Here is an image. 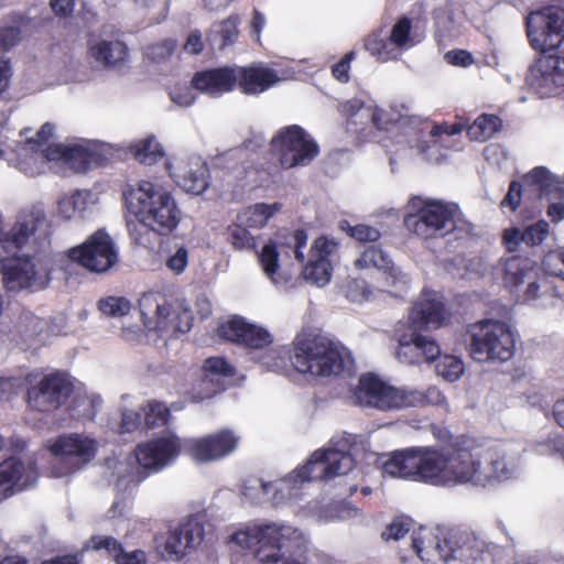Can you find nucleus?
I'll return each mask as SVG.
<instances>
[{
  "mask_svg": "<svg viewBox=\"0 0 564 564\" xmlns=\"http://www.w3.org/2000/svg\"><path fill=\"white\" fill-rule=\"evenodd\" d=\"M180 448L178 438L173 434H166L138 445L134 454L142 468L158 471L177 457Z\"/></svg>",
  "mask_w": 564,
  "mask_h": 564,
  "instance_id": "b1692460",
  "label": "nucleus"
},
{
  "mask_svg": "<svg viewBox=\"0 0 564 564\" xmlns=\"http://www.w3.org/2000/svg\"><path fill=\"white\" fill-rule=\"evenodd\" d=\"M354 465L352 456L343 449H318L313 453L306 465L295 469L283 479L274 482H264L258 478L247 480L242 488V495L254 505L269 502L278 506L294 497L293 491L304 482L329 480L346 475L352 470Z\"/></svg>",
  "mask_w": 564,
  "mask_h": 564,
  "instance_id": "f03ea898",
  "label": "nucleus"
},
{
  "mask_svg": "<svg viewBox=\"0 0 564 564\" xmlns=\"http://www.w3.org/2000/svg\"><path fill=\"white\" fill-rule=\"evenodd\" d=\"M204 539V525L198 517H192L170 531L164 555L167 560L177 561L195 550Z\"/></svg>",
  "mask_w": 564,
  "mask_h": 564,
  "instance_id": "393cba45",
  "label": "nucleus"
},
{
  "mask_svg": "<svg viewBox=\"0 0 564 564\" xmlns=\"http://www.w3.org/2000/svg\"><path fill=\"white\" fill-rule=\"evenodd\" d=\"M291 361L296 371L313 377H336L350 373L354 359L339 343L312 334H301L294 340Z\"/></svg>",
  "mask_w": 564,
  "mask_h": 564,
  "instance_id": "423d86ee",
  "label": "nucleus"
},
{
  "mask_svg": "<svg viewBox=\"0 0 564 564\" xmlns=\"http://www.w3.org/2000/svg\"><path fill=\"white\" fill-rule=\"evenodd\" d=\"M218 332L223 338L250 349H264L272 344V336L265 328L250 324L242 317L227 321Z\"/></svg>",
  "mask_w": 564,
  "mask_h": 564,
  "instance_id": "bb28decb",
  "label": "nucleus"
},
{
  "mask_svg": "<svg viewBox=\"0 0 564 564\" xmlns=\"http://www.w3.org/2000/svg\"><path fill=\"white\" fill-rule=\"evenodd\" d=\"M337 242L327 237H319L314 241L311 248L308 263L303 269L304 279L316 284L325 286L332 278L330 257L337 250Z\"/></svg>",
  "mask_w": 564,
  "mask_h": 564,
  "instance_id": "cd10ccee",
  "label": "nucleus"
},
{
  "mask_svg": "<svg viewBox=\"0 0 564 564\" xmlns=\"http://www.w3.org/2000/svg\"><path fill=\"white\" fill-rule=\"evenodd\" d=\"M54 127L46 122L44 123L36 134V139L28 140L25 148V158L21 161L20 167L24 172L25 167L42 166V154L45 149H41L43 144L53 135Z\"/></svg>",
  "mask_w": 564,
  "mask_h": 564,
  "instance_id": "f704fd0d",
  "label": "nucleus"
},
{
  "mask_svg": "<svg viewBox=\"0 0 564 564\" xmlns=\"http://www.w3.org/2000/svg\"><path fill=\"white\" fill-rule=\"evenodd\" d=\"M116 564H147V554L142 550L126 552L123 549L116 556Z\"/></svg>",
  "mask_w": 564,
  "mask_h": 564,
  "instance_id": "774afa93",
  "label": "nucleus"
},
{
  "mask_svg": "<svg viewBox=\"0 0 564 564\" xmlns=\"http://www.w3.org/2000/svg\"><path fill=\"white\" fill-rule=\"evenodd\" d=\"M346 296L350 302L361 303L372 299V292L364 280L354 279L346 285Z\"/></svg>",
  "mask_w": 564,
  "mask_h": 564,
  "instance_id": "5fc2aeb1",
  "label": "nucleus"
},
{
  "mask_svg": "<svg viewBox=\"0 0 564 564\" xmlns=\"http://www.w3.org/2000/svg\"><path fill=\"white\" fill-rule=\"evenodd\" d=\"M469 354L480 362H505L514 354V338L510 327L500 321L484 319L469 327Z\"/></svg>",
  "mask_w": 564,
  "mask_h": 564,
  "instance_id": "9b49d317",
  "label": "nucleus"
},
{
  "mask_svg": "<svg viewBox=\"0 0 564 564\" xmlns=\"http://www.w3.org/2000/svg\"><path fill=\"white\" fill-rule=\"evenodd\" d=\"M238 75L234 67H219L198 72L192 79L195 89L219 96L234 89Z\"/></svg>",
  "mask_w": 564,
  "mask_h": 564,
  "instance_id": "c756f323",
  "label": "nucleus"
},
{
  "mask_svg": "<svg viewBox=\"0 0 564 564\" xmlns=\"http://www.w3.org/2000/svg\"><path fill=\"white\" fill-rule=\"evenodd\" d=\"M270 144L283 169L306 166L319 153L316 141L297 124L280 129L271 139Z\"/></svg>",
  "mask_w": 564,
  "mask_h": 564,
  "instance_id": "4468645a",
  "label": "nucleus"
},
{
  "mask_svg": "<svg viewBox=\"0 0 564 564\" xmlns=\"http://www.w3.org/2000/svg\"><path fill=\"white\" fill-rule=\"evenodd\" d=\"M411 520L404 517L395 518L382 532V538L387 541L399 540L403 538L411 529Z\"/></svg>",
  "mask_w": 564,
  "mask_h": 564,
  "instance_id": "4d7b16f0",
  "label": "nucleus"
},
{
  "mask_svg": "<svg viewBox=\"0 0 564 564\" xmlns=\"http://www.w3.org/2000/svg\"><path fill=\"white\" fill-rule=\"evenodd\" d=\"M521 470V451L511 443L488 447L457 444L452 447V487L468 484L486 487L516 478Z\"/></svg>",
  "mask_w": 564,
  "mask_h": 564,
  "instance_id": "f257e3e1",
  "label": "nucleus"
},
{
  "mask_svg": "<svg viewBox=\"0 0 564 564\" xmlns=\"http://www.w3.org/2000/svg\"><path fill=\"white\" fill-rule=\"evenodd\" d=\"M444 59L447 64L459 67H469L475 62L473 55L465 50L448 51L445 53Z\"/></svg>",
  "mask_w": 564,
  "mask_h": 564,
  "instance_id": "680f3d73",
  "label": "nucleus"
},
{
  "mask_svg": "<svg viewBox=\"0 0 564 564\" xmlns=\"http://www.w3.org/2000/svg\"><path fill=\"white\" fill-rule=\"evenodd\" d=\"M355 265L359 269L376 268L381 271L386 276L387 288L394 286L401 280L389 256L375 246L366 248L355 261Z\"/></svg>",
  "mask_w": 564,
  "mask_h": 564,
  "instance_id": "72a5a7b5",
  "label": "nucleus"
},
{
  "mask_svg": "<svg viewBox=\"0 0 564 564\" xmlns=\"http://www.w3.org/2000/svg\"><path fill=\"white\" fill-rule=\"evenodd\" d=\"M279 208L280 205L276 203L272 205L256 204L242 209L237 216V221L245 227L261 228Z\"/></svg>",
  "mask_w": 564,
  "mask_h": 564,
  "instance_id": "4c0bfd02",
  "label": "nucleus"
},
{
  "mask_svg": "<svg viewBox=\"0 0 564 564\" xmlns=\"http://www.w3.org/2000/svg\"><path fill=\"white\" fill-rule=\"evenodd\" d=\"M99 311L110 317H121L131 310V303L123 296H108L98 302Z\"/></svg>",
  "mask_w": 564,
  "mask_h": 564,
  "instance_id": "49530a36",
  "label": "nucleus"
},
{
  "mask_svg": "<svg viewBox=\"0 0 564 564\" xmlns=\"http://www.w3.org/2000/svg\"><path fill=\"white\" fill-rule=\"evenodd\" d=\"M144 424L148 429L165 425L167 423L170 411L164 403L150 401L143 408Z\"/></svg>",
  "mask_w": 564,
  "mask_h": 564,
  "instance_id": "a18cd8bd",
  "label": "nucleus"
},
{
  "mask_svg": "<svg viewBox=\"0 0 564 564\" xmlns=\"http://www.w3.org/2000/svg\"><path fill=\"white\" fill-rule=\"evenodd\" d=\"M204 371L206 377L213 380V377H228L234 375V368L221 357H210L204 362Z\"/></svg>",
  "mask_w": 564,
  "mask_h": 564,
  "instance_id": "6e6d98bb",
  "label": "nucleus"
},
{
  "mask_svg": "<svg viewBox=\"0 0 564 564\" xmlns=\"http://www.w3.org/2000/svg\"><path fill=\"white\" fill-rule=\"evenodd\" d=\"M239 88L247 95H258L280 82L276 72L263 65L236 68Z\"/></svg>",
  "mask_w": 564,
  "mask_h": 564,
  "instance_id": "7c9ffc66",
  "label": "nucleus"
},
{
  "mask_svg": "<svg viewBox=\"0 0 564 564\" xmlns=\"http://www.w3.org/2000/svg\"><path fill=\"white\" fill-rule=\"evenodd\" d=\"M100 397H79L75 401V408L73 409V413L78 419L94 420L98 411V406H100Z\"/></svg>",
  "mask_w": 564,
  "mask_h": 564,
  "instance_id": "8fccbe9b",
  "label": "nucleus"
},
{
  "mask_svg": "<svg viewBox=\"0 0 564 564\" xmlns=\"http://www.w3.org/2000/svg\"><path fill=\"white\" fill-rule=\"evenodd\" d=\"M176 46V41L172 39H166L148 46L145 55L149 59L155 63H161L172 56Z\"/></svg>",
  "mask_w": 564,
  "mask_h": 564,
  "instance_id": "3c124183",
  "label": "nucleus"
},
{
  "mask_svg": "<svg viewBox=\"0 0 564 564\" xmlns=\"http://www.w3.org/2000/svg\"><path fill=\"white\" fill-rule=\"evenodd\" d=\"M128 48L118 40L91 36L88 41V57L100 67H113L123 62Z\"/></svg>",
  "mask_w": 564,
  "mask_h": 564,
  "instance_id": "2f4dec72",
  "label": "nucleus"
},
{
  "mask_svg": "<svg viewBox=\"0 0 564 564\" xmlns=\"http://www.w3.org/2000/svg\"><path fill=\"white\" fill-rule=\"evenodd\" d=\"M163 150L154 137H149L135 144L134 158L143 164L151 165L163 158Z\"/></svg>",
  "mask_w": 564,
  "mask_h": 564,
  "instance_id": "37998d69",
  "label": "nucleus"
},
{
  "mask_svg": "<svg viewBox=\"0 0 564 564\" xmlns=\"http://www.w3.org/2000/svg\"><path fill=\"white\" fill-rule=\"evenodd\" d=\"M41 158L43 159L42 166L25 167L24 173L36 176L45 171L47 163L59 164L69 171L83 173L97 162L98 153L91 141L82 140L51 144L46 147Z\"/></svg>",
  "mask_w": 564,
  "mask_h": 564,
  "instance_id": "f3484780",
  "label": "nucleus"
},
{
  "mask_svg": "<svg viewBox=\"0 0 564 564\" xmlns=\"http://www.w3.org/2000/svg\"><path fill=\"white\" fill-rule=\"evenodd\" d=\"M410 30L411 21L408 18L399 20L390 32L389 41L391 45L395 47L404 46L409 40Z\"/></svg>",
  "mask_w": 564,
  "mask_h": 564,
  "instance_id": "13d9d810",
  "label": "nucleus"
},
{
  "mask_svg": "<svg viewBox=\"0 0 564 564\" xmlns=\"http://www.w3.org/2000/svg\"><path fill=\"white\" fill-rule=\"evenodd\" d=\"M89 197L87 191L64 194L57 202V212L65 219L83 218L89 208Z\"/></svg>",
  "mask_w": 564,
  "mask_h": 564,
  "instance_id": "c9c22d12",
  "label": "nucleus"
},
{
  "mask_svg": "<svg viewBox=\"0 0 564 564\" xmlns=\"http://www.w3.org/2000/svg\"><path fill=\"white\" fill-rule=\"evenodd\" d=\"M345 225H347L348 227L349 236L358 241L375 242L381 236L380 231L377 228L368 225L359 224L356 226H349L348 223H345Z\"/></svg>",
  "mask_w": 564,
  "mask_h": 564,
  "instance_id": "bf43d9fd",
  "label": "nucleus"
},
{
  "mask_svg": "<svg viewBox=\"0 0 564 564\" xmlns=\"http://www.w3.org/2000/svg\"><path fill=\"white\" fill-rule=\"evenodd\" d=\"M366 50L380 61H387L392 53V45L389 39L382 37L380 34H371L365 43Z\"/></svg>",
  "mask_w": 564,
  "mask_h": 564,
  "instance_id": "09e8293b",
  "label": "nucleus"
},
{
  "mask_svg": "<svg viewBox=\"0 0 564 564\" xmlns=\"http://www.w3.org/2000/svg\"><path fill=\"white\" fill-rule=\"evenodd\" d=\"M138 203L135 212L140 223L151 230L167 235L181 220V210L172 194L159 184L143 181L132 192Z\"/></svg>",
  "mask_w": 564,
  "mask_h": 564,
  "instance_id": "9d476101",
  "label": "nucleus"
},
{
  "mask_svg": "<svg viewBox=\"0 0 564 564\" xmlns=\"http://www.w3.org/2000/svg\"><path fill=\"white\" fill-rule=\"evenodd\" d=\"M238 437L231 430H221L204 437L185 441V451L198 463H209L221 459L234 453Z\"/></svg>",
  "mask_w": 564,
  "mask_h": 564,
  "instance_id": "5701e85b",
  "label": "nucleus"
},
{
  "mask_svg": "<svg viewBox=\"0 0 564 564\" xmlns=\"http://www.w3.org/2000/svg\"><path fill=\"white\" fill-rule=\"evenodd\" d=\"M188 263L187 250L183 247L178 248L174 254L166 260V267L175 274L182 273Z\"/></svg>",
  "mask_w": 564,
  "mask_h": 564,
  "instance_id": "0e129e2a",
  "label": "nucleus"
},
{
  "mask_svg": "<svg viewBox=\"0 0 564 564\" xmlns=\"http://www.w3.org/2000/svg\"><path fill=\"white\" fill-rule=\"evenodd\" d=\"M142 424L141 413L133 410H126L122 413L120 430L121 433H129L138 430Z\"/></svg>",
  "mask_w": 564,
  "mask_h": 564,
  "instance_id": "338daca9",
  "label": "nucleus"
},
{
  "mask_svg": "<svg viewBox=\"0 0 564 564\" xmlns=\"http://www.w3.org/2000/svg\"><path fill=\"white\" fill-rule=\"evenodd\" d=\"M343 111L350 118L349 124H365L387 129V121L383 119L384 111L378 107L366 105L362 100L354 98L343 105Z\"/></svg>",
  "mask_w": 564,
  "mask_h": 564,
  "instance_id": "473e14b6",
  "label": "nucleus"
},
{
  "mask_svg": "<svg viewBox=\"0 0 564 564\" xmlns=\"http://www.w3.org/2000/svg\"><path fill=\"white\" fill-rule=\"evenodd\" d=\"M500 265L505 285L512 292L522 291L525 302L533 301L546 292L547 280L531 259L512 256L502 260Z\"/></svg>",
  "mask_w": 564,
  "mask_h": 564,
  "instance_id": "6ab92c4d",
  "label": "nucleus"
},
{
  "mask_svg": "<svg viewBox=\"0 0 564 564\" xmlns=\"http://www.w3.org/2000/svg\"><path fill=\"white\" fill-rule=\"evenodd\" d=\"M2 498L10 497L32 486L37 477L32 462L25 465L17 457L2 460Z\"/></svg>",
  "mask_w": 564,
  "mask_h": 564,
  "instance_id": "c85d7f7f",
  "label": "nucleus"
},
{
  "mask_svg": "<svg viewBox=\"0 0 564 564\" xmlns=\"http://www.w3.org/2000/svg\"><path fill=\"white\" fill-rule=\"evenodd\" d=\"M2 257V286L11 292L42 288L34 252L6 251Z\"/></svg>",
  "mask_w": 564,
  "mask_h": 564,
  "instance_id": "412c9836",
  "label": "nucleus"
},
{
  "mask_svg": "<svg viewBox=\"0 0 564 564\" xmlns=\"http://www.w3.org/2000/svg\"><path fill=\"white\" fill-rule=\"evenodd\" d=\"M527 35L535 51L558 48L564 42V9L545 7L525 18Z\"/></svg>",
  "mask_w": 564,
  "mask_h": 564,
  "instance_id": "a211bd4d",
  "label": "nucleus"
},
{
  "mask_svg": "<svg viewBox=\"0 0 564 564\" xmlns=\"http://www.w3.org/2000/svg\"><path fill=\"white\" fill-rule=\"evenodd\" d=\"M171 100L181 107H188L194 104L195 95L189 87H178L174 88L170 93Z\"/></svg>",
  "mask_w": 564,
  "mask_h": 564,
  "instance_id": "69168bd1",
  "label": "nucleus"
},
{
  "mask_svg": "<svg viewBox=\"0 0 564 564\" xmlns=\"http://www.w3.org/2000/svg\"><path fill=\"white\" fill-rule=\"evenodd\" d=\"M502 242L509 252L518 250L521 243H524L523 231L517 227L507 228L502 235Z\"/></svg>",
  "mask_w": 564,
  "mask_h": 564,
  "instance_id": "e2e57ef3",
  "label": "nucleus"
},
{
  "mask_svg": "<svg viewBox=\"0 0 564 564\" xmlns=\"http://www.w3.org/2000/svg\"><path fill=\"white\" fill-rule=\"evenodd\" d=\"M50 451L61 464L52 473L55 477H63L88 465L97 454L98 442L83 433H69L58 436L50 445Z\"/></svg>",
  "mask_w": 564,
  "mask_h": 564,
  "instance_id": "dca6fc26",
  "label": "nucleus"
},
{
  "mask_svg": "<svg viewBox=\"0 0 564 564\" xmlns=\"http://www.w3.org/2000/svg\"><path fill=\"white\" fill-rule=\"evenodd\" d=\"M239 20L237 17H229L225 21L215 24L209 34V41L215 43L219 40L218 47L220 50L228 45H232L239 35L238 31Z\"/></svg>",
  "mask_w": 564,
  "mask_h": 564,
  "instance_id": "58836bf2",
  "label": "nucleus"
},
{
  "mask_svg": "<svg viewBox=\"0 0 564 564\" xmlns=\"http://www.w3.org/2000/svg\"><path fill=\"white\" fill-rule=\"evenodd\" d=\"M500 120L496 116L481 115L473 124L468 126L467 133L470 139L486 141L499 129Z\"/></svg>",
  "mask_w": 564,
  "mask_h": 564,
  "instance_id": "ea45409f",
  "label": "nucleus"
},
{
  "mask_svg": "<svg viewBox=\"0 0 564 564\" xmlns=\"http://www.w3.org/2000/svg\"><path fill=\"white\" fill-rule=\"evenodd\" d=\"M87 547L95 551H105L116 561L117 554L122 550V545L115 538L109 535H94L90 538Z\"/></svg>",
  "mask_w": 564,
  "mask_h": 564,
  "instance_id": "603ef678",
  "label": "nucleus"
},
{
  "mask_svg": "<svg viewBox=\"0 0 564 564\" xmlns=\"http://www.w3.org/2000/svg\"><path fill=\"white\" fill-rule=\"evenodd\" d=\"M536 451L543 455H557L564 460V437H550L544 443H541L538 446Z\"/></svg>",
  "mask_w": 564,
  "mask_h": 564,
  "instance_id": "052dcab7",
  "label": "nucleus"
},
{
  "mask_svg": "<svg viewBox=\"0 0 564 564\" xmlns=\"http://www.w3.org/2000/svg\"><path fill=\"white\" fill-rule=\"evenodd\" d=\"M412 551L426 564H445L451 560L469 563L480 556L484 542L469 532L435 534L421 529L412 539Z\"/></svg>",
  "mask_w": 564,
  "mask_h": 564,
  "instance_id": "1a4fd4ad",
  "label": "nucleus"
},
{
  "mask_svg": "<svg viewBox=\"0 0 564 564\" xmlns=\"http://www.w3.org/2000/svg\"><path fill=\"white\" fill-rule=\"evenodd\" d=\"M228 542L253 550L261 564H310L307 536L289 524H247L234 532Z\"/></svg>",
  "mask_w": 564,
  "mask_h": 564,
  "instance_id": "7ed1b4c3",
  "label": "nucleus"
},
{
  "mask_svg": "<svg viewBox=\"0 0 564 564\" xmlns=\"http://www.w3.org/2000/svg\"><path fill=\"white\" fill-rule=\"evenodd\" d=\"M550 226L545 220H540L528 226L523 231L524 243L531 247L541 245L549 236Z\"/></svg>",
  "mask_w": 564,
  "mask_h": 564,
  "instance_id": "864d4df0",
  "label": "nucleus"
},
{
  "mask_svg": "<svg viewBox=\"0 0 564 564\" xmlns=\"http://www.w3.org/2000/svg\"><path fill=\"white\" fill-rule=\"evenodd\" d=\"M259 261L265 275L273 283H278L275 274L279 269V251L275 242L270 241L262 247L259 253Z\"/></svg>",
  "mask_w": 564,
  "mask_h": 564,
  "instance_id": "c03bdc74",
  "label": "nucleus"
},
{
  "mask_svg": "<svg viewBox=\"0 0 564 564\" xmlns=\"http://www.w3.org/2000/svg\"><path fill=\"white\" fill-rule=\"evenodd\" d=\"M290 351L286 347H270L262 355L260 362L263 367L272 371H279L284 368L286 360L291 359Z\"/></svg>",
  "mask_w": 564,
  "mask_h": 564,
  "instance_id": "de8ad7c7",
  "label": "nucleus"
},
{
  "mask_svg": "<svg viewBox=\"0 0 564 564\" xmlns=\"http://www.w3.org/2000/svg\"><path fill=\"white\" fill-rule=\"evenodd\" d=\"M449 315L442 297L435 292H423L409 314L411 334L399 338L397 358L410 365L434 361L441 352L438 344L430 336L417 333L420 329H436L447 323Z\"/></svg>",
  "mask_w": 564,
  "mask_h": 564,
  "instance_id": "20e7f679",
  "label": "nucleus"
},
{
  "mask_svg": "<svg viewBox=\"0 0 564 564\" xmlns=\"http://www.w3.org/2000/svg\"><path fill=\"white\" fill-rule=\"evenodd\" d=\"M144 326L162 337L185 334L192 328L193 315L183 302L167 303L155 293L143 294L139 302Z\"/></svg>",
  "mask_w": 564,
  "mask_h": 564,
  "instance_id": "f8f14e48",
  "label": "nucleus"
},
{
  "mask_svg": "<svg viewBox=\"0 0 564 564\" xmlns=\"http://www.w3.org/2000/svg\"><path fill=\"white\" fill-rule=\"evenodd\" d=\"M527 80L541 97L557 95L564 88V57H540L529 69Z\"/></svg>",
  "mask_w": 564,
  "mask_h": 564,
  "instance_id": "4be33fe9",
  "label": "nucleus"
},
{
  "mask_svg": "<svg viewBox=\"0 0 564 564\" xmlns=\"http://www.w3.org/2000/svg\"><path fill=\"white\" fill-rule=\"evenodd\" d=\"M73 384L63 372H51L28 390L29 406L42 413L58 410L69 398Z\"/></svg>",
  "mask_w": 564,
  "mask_h": 564,
  "instance_id": "aec40b11",
  "label": "nucleus"
},
{
  "mask_svg": "<svg viewBox=\"0 0 564 564\" xmlns=\"http://www.w3.org/2000/svg\"><path fill=\"white\" fill-rule=\"evenodd\" d=\"M415 213H410L404 218L405 227L423 239L442 238L449 234H456L463 238L471 234L473 226L462 217L457 205L440 200L412 199Z\"/></svg>",
  "mask_w": 564,
  "mask_h": 564,
  "instance_id": "6e6552de",
  "label": "nucleus"
},
{
  "mask_svg": "<svg viewBox=\"0 0 564 564\" xmlns=\"http://www.w3.org/2000/svg\"><path fill=\"white\" fill-rule=\"evenodd\" d=\"M435 366L436 373L448 382L457 381L465 371L464 362L460 358L452 355L438 356Z\"/></svg>",
  "mask_w": 564,
  "mask_h": 564,
  "instance_id": "a19ab883",
  "label": "nucleus"
},
{
  "mask_svg": "<svg viewBox=\"0 0 564 564\" xmlns=\"http://www.w3.org/2000/svg\"><path fill=\"white\" fill-rule=\"evenodd\" d=\"M68 258L89 272L104 274L119 262V250L113 238L100 228L67 251Z\"/></svg>",
  "mask_w": 564,
  "mask_h": 564,
  "instance_id": "2eb2a0df",
  "label": "nucleus"
},
{
  "mask_svg": "<svg viewBox=\"0 0 564 564\" xmlns=\"http://www.w3.org/2000/svg\"><path fill=\"white\" fill-rule=\"evenodd\" d=\"M50 223L41 206L33 205L21 210L11 229L2 237L4 251L36 253L48 240Z\"/></svg>",
  "mask_w": 564,
  "mask_h": 564,
  "instance_id": "ddd939ff",
  "label": "nucleus"
},
{
  "mask_svg": "<svg viewBox=\"0 0 564 564\" xmlns=\"http://www.w3.org/2000/svg\"><path fill=\"white\" fill-rule=\"evenodd\" d=\"M352 398L355 403L360 406L381 411L446 403L442 391L434 386L429 387L425 391L409 387L395 388L373 375L360 377Z\"/></svg>",
  "mask_w": 564,
  "mask_h": 564,
  "instance_id": "0eeeda50",
  "label": "nucleus"
},
{
  "mask_svg": "<svg viewBox=\"0 0 564 564\" xmlns=\"http://www.w3.org/2000/svg\"><path fill=\"white\" fill-rule=\"evenodd\" d=\"M167 169L177 185L188 193L199 195L208 186V169L198 155L174 160Z\"/></svg>",
  "mask_w": 564,
  "mask_h": 564,
  "instance_id": "a878e982",
  "label": "nucleus"
},
{
  "mask_svg": "<svg viewBox=\"0 0 564 564\" xmlns=\"http://www.w3.org/2000/svg\"><path fill=\"white\" fill-rule=\"evenodd\" d=\"M383 474L393 478L452 487V447H431L394 452L382 466Z\"/></svg>",
  "mask_w": 564,
  "mask_h": 564,
  "instance_id": "39448f33",
  "label": "nucleus"
},
{
  "mask_svg": "<svg viewBox=\"0 0 564 564\" xmlns=\"http://www.w3.org/2000/svg\"><path fill=\"white\" fill-rule=\"evenodd\" d=\"M28 21L21 14H13L7 18L2 26V50L17 45L21 40L22 31L26 28Z\"/></svg>",
  "mask_w": 564,
  "mask_h": 564,
  "instance_id": "79ce46f5",
  "label": "nucleus"
},
{
  "mask_svg": "<svg viewBox=\"0 0 564 564\" xmlns=\"http://www.w3.org/2000/svg\"><path fill=\"white\" fill-rule=\"evenodd\" d=\"M527 185L535 187L542 195L564 197V185L555 180L552 173L543 166L534 167L524 176Z\"/></svg>",
  "mask_w": 564,
  "mask_h": 564,
  "instance_id": "e433bc0d",
  "label": "nucleus"
}]
</instances>
